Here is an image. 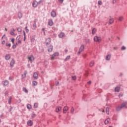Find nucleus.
Returning a JSON list of instances; mask_svg holds the SVG:
<instances>
[{
  "mask_svg": "<svg viewBox=\"0 0 127 127\" xmlns=\"http://www.w3.org/2000/svg\"><path fill=\"white\" fill-rule=\"evenodd\" d=\"M123 108H127V102H125L122 104L121 107H118L116 108L117 111H121Z\"/></svg>",
  "mask_w": 127,
  "mask_h": 127,
  "instance_id": "obj_1",
  "label": "nucleus"
},
{
  "mask_svg": "<svg viewBox=\"0 0 127 127\" xmlns=\"http://www.w3.org/2000/svg\"><path fill=\"white\" fill-rule=\"evenodd\" d=\"M59 56V53H55L54 54L52 55V57H51V60H54L55 59V57L56 56Z\"/></svg>",
  "mask_w": 127,
  "mask_h": 127,
  "instance_id": "obj_2",
  "label": "nucleus"
},
{
  "mask_svg": "<svg viewBox=\"0 0 127 127\" xmlns=\"http://www.w3.org/2000/svg\"><path fill=\"white\" fill-rule=\"evenodd\" d=\"M94 40L96 42H100V41H101V40H102V39L101 38V37H99L98 36H95L94 38Z\"/></svg>",
  "mask_w": 127,
  "mask_h": 127,
  "instance_id": "obj_3",
  "label": "nucleus"
},
{
  "mask_svg": "<svg viewBox=\"0 0 127 127\" xmlns=\"http://www.w3.org/2000/svg\"><path fill=\"white\" fill-rule=\"evenodd\" d=\"M28 59L29 60V61H31V62H32V61H34V56L33 55H31L29 57H28Z\"/></svg>",
  "mask_w": 127,
  "mask_h": 127,
  "instance_id": "obj_4",
  "label": "nucleus"
},
{
  "mask_svg": "<svg viewBox=\"0 0 127 127\" xmlns=\"http://www.w3.org/2000/svg\"><path fill=\"white\" fill-rule=\"evenodd\" d=\"M51 43V39L50 38H48L46 40V45H49Z\"/></svg>",
  "mask_w": 127,
  "mask_h": 127,
  "instance_id": "obj_5",
  "label": "nucleus"
},
{
  "mask_svg": "<svg viewBox=\"0 0 127 127\" xmlns=\"http://www.w3.org/2000/svg\"><path fill=\"white\" fill-rule=\"evenodd\" d=\"M84 45H82L80 48H79V51L78 52V54H80V53H81V52H82V51H83V50H84Z\"/></svg>",
  "mask_w": 127,
  "mask_h": 127,
  "instance_id": "obj_6",
  "label": "nucleus"
},
{
  "mask_svg": "<svg viewBox=\"0 0 127 127\" xmlns=\"http://www.w3.org/2000/svg\"><path fill=\"white\" fill-rule=\"evenodd\" d=\"M14 64H15V61H14V60L12 59L10 63V67H14Z\"/></svg>",
  "mask_w": 127,
  "mask_h": 127,
  "instance_id": "obj_7",
  "label": "nucleus"
},
{
  "mask_svg": "<svg viewBox=\"0 0 127 127\" xmlns=\"http://www.w3.org/2000/svg\"><path fill=\"white\" fill-rule=\"evenodd\" d=\"M53 50V46H50L48 48V52H52Z\"/></svg>",
  "mask_w": 127,
  "mask_h": 127,
  "instance_id": "obj_8",
  "label": "nucleus"
},
{
  "mask_svg": "<svg viewBox=\"0 0 127 127\" xmlns=\"http://www.w3.org/2000/svg\"><path fill=\"white\" fill-rule=\"evenodd\" d=\"M51 15L52 17H55L56 16V12L53 11L51 12Z\"/></svg>",
  "mask_w": 127,
  "mask_h": 127,
  "instance_id": "obj_9",
  "label": "nucleus"
},
{
  "mask_svg": "<svg viewBox=\"0 0 127 127\" xmlns=\"http://www.w3.org/2000/svg\"><path fill=\"white\" fill-rule=\"evenodd\" d=\"M3 83V86H4L5 87L7 86V85H8V81L7 80H4L2 81Z\"/></svg>",
  "mask_w": 127,
  "mask_h": 127,
  "instance_id": "obj_10",
  "label": "nucleus"
},
{
  "mask_svg": "<svg viewBox=\"0 0 127 127\" xmlns=\"http://www.w3.org/2000/svg\"><path fill=\"white\" fill-rule=\"evenodd\" d=\"M68 109L67 107H64L63 109V113L64 114H66L68 111Z\"/></svg>",
  "mask_w": 127,
  "mask_h": 127,
  "instance_id": "obj_11",
  "label": "nucleus"
},
{
  "mask_svg": "<svg viewBox=\"0 0 127 127\" xmlns=\"http://www.w3.org/2000/svg\"><path fill=\"white\" fill-rule=\"evenodd\" d=\"M5 60H9L10 59V55L7 54L5 56Z\"/></svg>",
  "mask_w": 127,
  "mask_h": 127,
  "instance_id": "obj_12",
  "label": "nucleus"
},
{
  "mask_svg": "<svg viewBox=\"0 0 127 127\" xmlns=\"http://www.w3.org/2000/svg\"><path fill=\"white\" fill-rule=\"evenodd\" d=\"M48 24L50 26H52L53 25V20H52V19H50L49 20Z\"/></svg>",
  "mask_w": 127,
  "mask_h": 127,
  "instance_id": "obj_13",
  "label": "nucleus"
},
{
  "mask_svg": "<svg viewBox=\"0 0 127 127\" xmlns=\"http://www.w3.org/2000/svg\"><path fill=\"white\" fill-rule=\"evenodd\" d=\"M33 123L32 121L31 120H29L27 122V125L28 126H29V127H31L33 125Z\"/></svg>",
  "mask_w": 127,
  "mask_h": 127,
  "instance_id": "obj_14",
  "label": "nucleus"
},
{
  "mask_svg": "<svg viewBox=\"0 0 127 127\" xmlns=\"http://www.w3.org/2000/svg\"><path fill=\"white\" fill-rule=\"evenodd\" d=\"M110 121H111V119H110V118L107 119L105 121V125H108L110 123Z\"/></svg>",
  "mask_w": 127,
  "mask_h": 127,
  "instance_id": "obj_15",
  "label": "nucleus"
},
{
  "mask_svg": "<svg viewBox=\"0 0 127 127\" xmlns=\"http://www.w3.org/2000/svg\"><path fill=\"white\" fill-rule=\"evenodd\" d=\"M33 77L34 78V79H38V74H37V72H35L33 74Z\"/></svg>",
  "mask_w": 127,
  "mask_h": 127,
  "instance_id": "obj_16",
  "label": "nucleus"
},
{
  "mask_svg": "<svg viewBox=\"0 0 127 127\" xmlns=\"http://www.w3.org/2000/svg\"><path fill=\"white\" fill-rule=\"evenodd\" d=\"M15 31V30H14V29H12V30L10 31V35H13L14 36H15V34L14 33V32Z\"/></svg>",
  "mask_w": 127,
  "mask_h": 127,
  "instance_id": "obj_17",
  "label": "nucleus"
},
{
  "mask_svg": "<svg viewBox=\"0 0 127 127\" xmlns=\"http://www.w3.org/2000/svg\"><path fill=\"white\" fill-rule=\"evenodd\" d=\"M114 23V19L113 18H111L110 19H109V22L108 23L109 24H112Z\"/></svg>",
  "mask_w": 127,
  "mask_h": 127,
  "instance_id": "obj_18",
  "label": "nucleus"
},
{
  "mask_svg": "<svg viewBox=\"0 0 127 127\" xmlns=\"http://www.w3.org/2000/svg\"><path fill=\"white\" fill-rule=\"evenodd\" d=\"M64 36H65V34H64V33H61L59 35V37H60V38H62L63 37H64Z\"/></svg>",
  "mask_w": 127,
  "mask_h": 127,
  "instance_id": "obj_19",
  "label": "nucleus"
},
{
  "mask_svg": "<svg viewBox=\"0 0 127 127\" xmlns=\"http://www.w3.org/2000/svg\"><path fill=\"white\" fill-rule=\"evenodd\" d=\"M61 110H62V108L61 107H58L56 109V112L57 113H59V112H60V111H61Z\"/></svg>",
  "mask_w": 127,
  "mask_h": 127,
  "instance_id": "obj_20",
  "label": "nucleus"
},
{
  "mask_svg": "<svg viewBox=\"0 0 127 127\" xmlns=\"http://www.w3.org/2000/svg\"><path fill=\"white\" fill-rule=\"evenodd\" d=\"M37 4H38L37 1H35L33 2L32 5L33 7H36V6H37Z\"/></svg>",
  "mask_w": 127,
  "mask_h": 127,
  "instance_id": "obj_21",
  "label": "nucleus"
},
{
  "mask_svg": "<svg viewBox=\"0 0 127 127\" xmlns=\"http://www.w3.org/2000/svg\"><path fill=\"white\" fill-rule=\"evenodd\" d=\"M121 89V88L120 87H116L115 88V92H120V89Z\"/></svg>",
  "mask_w": 127,
  "mask_h": 127,
  "instance_id": "obj_22",
  "label": "nucleus"
},
{
  "mask_svg": "<svg viewBox=\"0 0 127 127\" xmlns=\"http://www.w3.org/2000/svg\"><path fill=\"white\" fill-rule=\"evenodd\" d=\"M18 16L19 18H21L22 17V13H21V12H19L18 13Z\"/></svg>",
  "mask_w": 127,
  "mask_h": 127,
  "instance_id": "obj_23",
  "label": "nucleus"
},
{
  "mask_svg": "<svg viewBox=\"0 0 127 127\" xmlns=\"http://www.w3.org/2000/svg\"><path fill=\"white\" fill-rule=\"evenodd\" d=\"M106 60H110L111 59V55H108L106 57Z\"/></svg>",
  "mask_w": 127,
  "mask_h": 127,
  "instance_id": "obj_24",
  "label": "nucleus"
},
{
  "mask_svg": "<svg viewBox=\"0 0 127 127\" xmlns=\"http://www.w3.org/2000/svg\"><path fill=\"white\" fill-rule=\"evenodd\" d=\"M94 61H92L90 64H89V66L90 67H93V66H94Z\"/></svg>",
  "mask_w": 127,
  "mask_h": 127,
  "instance_id": "obj_25",
  "label": "nucleus"
},
{
  "mask_svg": "<svg viewBox=\"0 0 127 127\" xmlns=\"http://www.w3.org/2000/svg\"><path fill=\"white\" fill-rule=\"evenodd\" d=\"M33 86H37V82L36 81H34L32 82Z\"/></svg>",
  "mask_w": 127,
  "mask_h": 127,
  "instance_id": "obj_26",
  "label": "nucleus"
},
{
  "mask_svg": "<svg viewBox=\"0 0 127 127\" xmlns=\"http://www.w3.org/2000/svg\"><path fill=\"white\" fill-rule=\"evenodd\" d=\"M27 108L28 109V110H30V109H31V105L28 104L27 105Z\"/></svg>",
  "mask_w": 127,
  "mask_h": 127,
  "instance_id": "obj_27",
  "label": "nucleus"
},
{
  "mask_svg": "<svg viewBox=\"0 0 127 127\" xmlns=\"http://www.w3.org/2000/svg\"><path fill=\"white\" fill-rule=\"evenodd\" d=\"M109 108L108 107L106 108V114L107 115H109L110 113H109Z\"/></svg>",
  "mask_w": 127,
  "mask_h": 127,
  "instance_id": "obj_28",
  "label": "nucleus"
},
{
  "mask_svg": "<svg viewBox=\"0 0 127 127\" xmlns=\"http://www.w3.org/2000/svg\"><path fill=\"white\" fill-rule=\"evenodd\" d=\"M34 108L35 109H36V108H38V104L35 103L34 105Z\"/></svg>",
  "mask_w": 127,
  "mask_h": 127,
  "instance_id": "obj_29",
  "label": "nucleus"
},
{
  "mask_svg": "<svg viewBox=\"0 0 127 127\" xmlns=\"http://www.w3.org/2000/svg\"><path fill=\"white\" fill-rule=\"evenodd\" d=\"M70 58H71V57L70 56H68L65 58V61H68V60H69V59H70Z\"/></svg>",
  "mask_w": 127,
  "mask_h": 127,
  "instance_id": "obj_30",
  "label": "nucleus"
},
{
  "mask_svg": "<svg viewBox=\"0 0 127 127\" xmlns=\"http://www.w3.org/2000/svg\"><path fill=\"white\" fill-rule=\"evenodd\" d=\"M96 29L93 28L92 31V34H95V33H96Z\"/></svg>",
  "mask_w": 127,
  "mask_h": 127,
  "instance_id": "obj_31",
  "label": "nucleus"
},
{
  "mask_svg": "<svg viewBox=\"0 0 127 127\" xmlns=\"http://www.w3.org/2000/svg\"><path fill=\"white\" fill-rule=\"evenodd\" d=\"M33 29H36V27H37L36 23H35L34 24H33Z\"/></svg>",
  "mask_w": 127,
  "mask_h": 127,
  "instance_id": "obj_32",
  "label": "nucleus"
},
{
  "mask_svg": "<svg viewBox=\"0 0 127 127\" xmlns=\"http://www.w3.org/2000/svg\"><path fill=\"white\" fill-rule=\"evenodd\" d=\"M8 104H11V97H10L8 99Z\"/></svg>",
  "mask_w": 127,
  "mask_h": 127,
  "instance_id": "obj_33",
  "label": "nucleus"
},
{
  "mask_svg": "<svg viewBox=\"0 0 127 127\" xmlns=\"http://www.w3.org/2000/svg\"><path fill=\"white\" fill-rule=\"evenodd\" d=\"M25 30L26 32H27V33H28V32H29V30H28V29H27V26H26L25 28Z\"/></svg>",
  "mask_w": 127,
  "mask_h": 127,
  "instance_id": "obj_34",
  "label": "nucleus"
},
{
  "mask_svg": "<svg viewBox=\"0 0 127 127\" xmlns=\"http://www.w3.org/2000/svg\"><path fill=\"white\" fill-rule=\"evenodd\" d=\"M20 40V35H18V36H17L16 38V40Z\"/></svg>",
  "mask_w": 127,
  "mask_h": 127,
  "instance_id": "obj_35",
  "label": "nucleus"
},
{
  "mask_svg": "<svg viewBox=\"0 0 127 127\" xmlns=\"http://www.w3.org/2000/svg\"><path fill=\"white\" fill-rule=\"evenodd\" d=\"M6 46H8V47H10L11 46V44L10 43H6Z\"/></svg>",
  "mask_w": 127,
  "mask_h": 127,
  "instance_id": "obj_36",
  "label": "nucleus"
},
{
  "mask_svg": "<svg viewBox=\"0 0 127 127\" xmlns=\"http://www.w3.org/2000/svg\"><path fill=\"white\" fill-rule=\"evenodd\" d=\"M123 19H124V17L123 16H121L119 17V20L120 21H122V20H123Z\"/></svg>",
  "mask_w": 127,
  "mask_h": 127,
  "instance_id": "obj_37",
  "label": "nucleus"
},
{
  "mask_svg": "<svg viewBox=\"0 0 127 127\" xmlns=\"http://www.w3.org/2000/svg\"><path fill=\"white\" fill-rule=\"evenodd\" d=\"M17 31H18L19 32H21V28H18L17 29Z\"/></svg>",
  "mask_w": 127,
  "mask_h": 127,
  "instance_id": "obj_38",
  "label": "nucleus"
},
{
  "mask_svg": "<svg viewBox=\"0 0 127 127\" xmlns=\"http://www.w3.org/2000/svg\"><path fill=\"white\" fill-rule=\"evenodd\" d=\"M23 91H25V93H27L28 92L27 89H26L25 88H23Z\"/></svg>",
  "mask_w": 127,
  "mask_h": 127,
  "instance_id": "obj_39",
  "label": "nucleus"
},
{
  "mask_svg": "<svg viewBox=\"0 0 127 127\" xmlns=\"http://www.w3.org/2000/svg\"><path fill=\"white\" fill-rule=\"evenodd\" d=\"M12 48L13 49H15V48H16V45H13Z\"/></svg>",
  "mask_w": 127,
  "mask_h": 127,
  "instance_id": "obj_40",
  "label": "nucleus"
},
{
  "mask_svg": "<svg viewBox=\"0 0 127 127\" xmlns=\"http://www.w3.org/2000/svg\"><path fill=\"white\" fill-rule=\"evenodd\" d=\"M121 50H126V47L123 46V47L121 48Z\"/></svg>",
  "mask_w": 127,
  "mask_h": 127,
  "instance_id": "obj_41",
  "label": "nucleus"
},
{
  "mask_svg": "<svg viewBox=\"0 0 127 127\" xmlns=\"http://www.w3.org/2000/svg\"><path fill=\"white\" fill-rule=\"evenodd\" d=\"M98 4H99V5H101L102 1H101V0L98 1Z\"/></svg>",
  "mask_w": 127,
  "mask_h": 127,
  "instance_id": "obj_42",
  "label": "nucleus"
},
{
  "mask_svg": "<svg viewBox=\"0 0 127 127\" xmlns=\"http://www.w3.org/2000/svg\"><path fill=\"white\" fill-rule=\"evenodd\" d=\"M11 41L12 43V44H13L14 43V38L11 39Z\"/></svg>",
  "mask_w": 127,
  "mask_h": 127,
  "instance_id": "obj_43",
  "label": "nucleus"
},
{
  "mask_svg": "<svg viewBox=\"0 0 127 127\" xmlns=\"http://www.w3.org/2000/svg\"><path fill=\"white\" fill-rule=\"evenodd\" d=\"M17 43H18V44H20L21 43V40H17Z\"/></svg>",
  "mask_w": 127,
  "mask_h": 127,
  "instance_id": "obj_44",
  "label": "nucleus"
},
{
  "mask_svg": "<svg viewBox=\"0 0 127 127\" xmlns=\"http://www.w3.org/2000/svg\"><path fill=\"white\" fill-rule=\"evenodd\" d=\"M59 1L60 2V3H63L64 0H59Z\"/></svg>",
  "mask_w": 127,
  "mask_h": 127,
  "instance_id": "obj_45",
  "label": "nucleus"
},
{
  "mask_svg": "<svg viewBox=\"0 0 127 127\" xmlns=\"http://www.w3.org/2000/svg\"><path fill=\"white\" fill-rule=\"evenodd\" d=\"M71 113H74V108H72L70 110Z\"/></svg>",
  "mask_w": 127,
  "mask_h": 127,
  "instance_id": "obj_46",
  "label": "nucleus"
},
{
  "mask_svg": "<svg viewBox=\"0 0 127 127\" xmlns=\"http://www.w3.org/2000/svg\"><path fill=\"white\" fill-rule=\"evenodd\" d=\"M72 79L73 80H76V76H72Z\"/></svg>",
  "mask_w": 127,
  "mask_h": 127,
  "instance_id": "obj_47",
  "label": "nucleus"
},
{
  "mask_svg": "<svg viewBox=\"0 0 127 127\" xmlns=\"http://www.w3.org/2000/svg\"><path fill=\"white\" fill-rule=\"evenodd\" d=\"M58 85H59V81H56V86H58Z\"/></svg>",
  "mask_w": 127,
  "mask_h": 127,
  "instance_id": "obj_48",
  "label": "nucleus"
},
{
  "mask_svg": "<svg viewBox=\"0 0 127 127\" xmlns=\"http://www.w3.org/2000/svg\"><path fill=\"white\" fill-rule=\"evenodd\" d=\"M116 1H117V0H113V3H116Z\"/></svg>",
  "mask_w": 127,
  "mask_h": 127,
  "instance_id": "obj_49",
  "label": "nucleus"
},
{
  "mask_svg": "<svg viewBox=\"0 0 127 127\" xmlns=\"http://www.w3.org/2000/svg\"><path fill=\"white\" fill-rule=\"evenodd\" d=\"M32 118L33 119V118H35V114H33V115L32 116Z\"/></svg>",
  "mask_w": 127,
  "mask_h": 127,
  "instance_id": "obj_50",
  "label": "nucleus"
},
{
  "mask_svg": "<svg viewBox=\"0 0 127 127\" xmlns=\"http://www.w3.org/2000/svg\"><path fill=\"white\" fill-rule=\"evenodd\" d=\"M9 80H10V81H12V78L11 77H9Z\"/></svg>",
  "mask_w": 127,
  "mask_h": 127,
  "instance_id": "obj_51",
  "label": "nucleus"
},
{
  "mask_svg": "<svg viewBox=\"0 0 127 127\" xmlns=\"http://www.w3.org/2000/svg\"><path fill=\"white\" fill-rule=\"evenodd\" d=\"M5 43V42L4 41H3L2 42V44L4 45Z\"/></svg>",
  "mask_w": 127,
  "mask_h": 127,
  "instance_id": "obj_52",
  "label": "nucleus"
},
{
  "mask_svg": "<svg viewBox=\"0 0 127 127\" xmlns=\"http://www.w3.org/2000/svg\"><path fill=\"white\" fill-rule=\"evenodd\" d=\"M23 35H24V37L26 36L25 35V32H24V31H23Z\"/></svg>",
  "mask_w": 127,
  "mask_h": 127,
  "instance_id": "obj_53",
  "label": "nucleus"
},
{
  "mask_svg": "<svg viewBox=\"0 0 127 127\" xmlns=\"http://www.w3.org/2000/svg\"><path fill=\"white\" fill-rule=\"evenodd\" d=\"M25 39H26V36H25V37H24V41H25Z\"/></svg>",
  "mask_w": 127,
  "mask_h": 127,
  "instance_id": "obj_54",
  "label": "nucleus"
},
{
  "mask_svg": "<svg viewBox=\"0 0 127 127\" xmlns=\"http://www.w3.org/2000/svg\"><path fill=\"white\" fill-rule=\"evenodd\" d=\"M91 81H89L88 82V84H91Z\"/></svg>",
  "mask_w": 127,
  "mask_h": 127,
  "instance_id": "obj_55",
  "label": "nucleus"
},
{
  "mask_svg": "<svg viewBox=\"0 0 127 127\" xmlns=\"http://www.w3.org/2000/svg\"><path fill=\"white\" fill-rule=\"evenodd\" d=\"M18 43H16V44H15V45H16V46H17Z\"/></svg>",
  "mask_w": 127,
  "mask_h": 127,
  "instance_id": "obj_56",
  "label": "nucleus"
},
{
  "mask_svg": "<svg viewBox=\"0 0 127 127\" xmlns=\"http://www.w3.org/2000/svg\"><path fill=\"white\" fill-rule=\"evenodd\" d=\"M65 52H66V53L68 52V50H65Z\"/></svg>",
  "mask_w": 127,
  "mask_h": 127,
  "instance_id": "obj_57",
  "label": "nucleus"
},
{
  "mask_svg": "<svg viewBox=\"0 0 127 127\" xmlns=\"http://www.w3.org/2000/svg\"><path fill=\"white\" fill-rule=\"evenodd\" d=\"M5 31H7V29H6V28H5Z\"/></svg>",
  "mask_w": 127,
  "mask_h": 127,
  "instance_id": "obj_58",
  "label": "nucleus"
},
{
  "mask_svg": "<svg viewBox=\"0 0 127 127\" xmlns=\"http://www.w3.org/2000/svg\"><path fill=\"white\" fill-rule=\"evenodd\" d=\"M7 93H8L7 92H5V95L7 94Z\"/></svg>",
  "mask_w": 127,
  "mask_h": 127,
  "instance_id": "obj_59",
  "label": "nucleus"
},
{
  "mask_svg": "<svg viewBox=\"0 0 127 127\" xmlns=\"http://www.w3.org/2000/svg\"><path fill=\"white\" fill-rule=\"evenodd\" d=\"M102 113H105V110H103L102 111Z\"/></svg>",
  "mask_w": 127,
  "mask_h": 127,
  "instance_id": "obj_60",
  "label": "nucleus"
},
{
  "mask_svg": "<svg viewBox=\"0 0 127 127\" xmlns=\"http://www.w3.org/2000/svg\"><path fill=\"white\" fill-rule=\"evenodd\" d=\"M93 116H95V114H94Z\"/></svg>",
  "mask_w": 127,
  "mask_h": 127,
  "instance_id": "obj_61",
  "label": "nucleus"
},
{
  "mask_svg": "<svg viewBox=\"0 0 127 127\" xmlns=\"http://www.w3.org/2000/svg\"><path fill=\"white\" fill-rule=\"evenodd\" d=\"M42 30H44V29H42Z\"/></svg>",
  "mask_w": 127,
  "mask_h": 127,
  "instance_id": "obj_62",
  "label": "nucleus"
},
{
  "mask_svg": "<svg viewBox=\"0 0 127 127\" xmlns=\"http://www.w3.org/2000/svg\"><path fill=\"white\" fill-rule=\"evenodd\" d=\"M114 49H116V48H114Z\"/></svg>",
  "mask_w": 127,
  "mask_h": 127,
  "instance_id": "obj_63",
  "label": "nucleus"
},
{
  "mask_svg": "<svg viewBox=\"0 0 127 127\" xmlns=\"http://www.w3.org/2000/svg\"><path fill=\"white\" fill-rule=\"evenodd\" d=\"M3 38V37H2V39Z\"/></svg>",
  "mask_w": 127,
  "mask_h": 127,
  "instance_id": "obj_64",
  "label": "nucleus"
}]
</instances>
